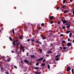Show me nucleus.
<instances>
[{"label": "nucleus", "instance_id": "26", "mask_svg": "<svg viewBox=\"0 0 74 74\" xmlns=\"http://www.w3.org/2000/svg\"><path fill=\"white\" fill-rule=\"evenodd\" d=\"M19 44H20V43H17L16 44V45H19Z\"/></svg>", "mask_w": 74, "mask_h": 74}, {"label": "nucleus", "instance_id": "21", "mask_svg": "<svg viewBox=\"0 0 74 74\" xmlns=\"http://www.w3.org/2000/svg\"><path fill=\"white\" fill-rule=\"evenodd\" d=\"M19 37L21 39H22V38H23V37L22 36H20Z\"/></svg>", "mask_w": 74, "mask_h": 74}, {"label": "nucleus", "instance_id": "9", "mask_svg": "<svg viewBox=\"0 0 74 74\" xmlns=\"http://www.w3.org/2000/svg\"><path fill=\"white\" fill-rule=\"evenodd\" d=\"M53 16H52L51 17H50V21H51V20H52V19H53Z\"/></svg>", "mask_w": 74, "mask_h": 74}, {"label": "nucleus", "instance_id": "52", "mask_svg": "<svg viewBox=\"0 0 74 74\" xmlns=\"http://www.w3.org/2000/svg\"><path fill=\"white\" fill-rule=\"evenodd\" d=\"M57 10H59V8L57 7L56 8Z\"/></svg>", "mask_w": 74, "mask_h": 74}, {"label": "nucleus", "instance_id": "36", "mask_svg": "<svg viewBox=\"0 0 74 74\" xmlns=\"http://www.w3.org/2000/svg\"><path fill=\"white\" fill-rule=\"evenodd\" d=\"M34 73L35 74H38V72H37L36 71L34 72Z\"/></svg>", "mask_w": 74, "mask_h": 74}, {"label": "nucleus", "instance_id": "30", "mask_svg": "<svg viewBox=\"0 0 74 74\" xmlns=\"http://www.w3.org/2000/svg\"><path fill=\"white\" fill-rule=\"evenodd\" d=\"M45 60H45V59H44L42 61V62H45Z\"/></svg>", "mask_w": 74, "mask_h": 74}, {"label": "nucleus", "instance_id": "23", "mask_svg": "<svg viewBox=\"0 0 74 74\" xmlns=\"http://www.w3.org/2000/svg\"><path fill=\"white\" fill-rule=\"evenodd\" d=\"M59 59V58H56V60L57 61H58Z\"/></svg>", "mask_w": 74, "mask_h": 74}, {"label": "nucleus", "instance_id": "3", "mask_svg": "<svg viewBox=\"0 0 74 74\" xmlns=\"http://www.w3.org/2000/svg\"><path fill=\"white\" fill-rule=\"evenodd\" d=\"M36 43H38V44H42L41 42L40 41H38V40L36 41Z\"/></svg>", "mask_w": 74, "mask_h": 74}, {"label": "nucleus", "instance_id": "4", "mask_svg": "<svg viewBox=\"0 0 74 74\" xmlns=\"http://www.w3.org/2000/svg\"><path fill=\"white\" fill-rule=\"evenodd\" d=\"M43 59H44V58H42L38 60V61H40V60H43Z\"/></svg>", "mask_w": 74, "mask_h": 74}, {"label": "nucleus", "instance_id": "6", "mask_svg": "<svg viewBox=\"0 0 74 74\" xmlns=\"http://www.w3.org/2000/svg\"><path fill=\"white\" fill-rule=\"evenodd\" d=\"M40 69V68L37 67H36L34 68V69H35V70L38 69Z\"/></svg>", "mask_w": 74, "mask_h": 74}, {"label": "nucleus", "instance_id": "51", "mask_svg": "<svg viewBox=\"0 0 74 74\" xmlns=\"http://www.w3.org/2000/svg\"><path fill=\"white\" fill-rule=\"evenodd\" d=\"M69 23H66V25H69Z\"/></svg>", "mask_w": 74, "mask_h": 74}, {"label": "nucleus", "instance_id": "42", "mask_svg": "<svg viewBox=\"0 0 74 74\" xmlns=\"http://www.w3.org/2000/svg\"><path fill=\"white\" fill-rule=\"evenodd\" d=\"M14 67L15 69H17V67H16V66H14Z\"/></svg>", "mask_w": 74, "mask_h": 74}, {"label": "nucleus", "instance_id": "7", "mask_svg": "<svg viewBox=\"0 0 74 74\" xmlns=\"http://www.w3.org/2000/svg\"><path fill=\"white\" fill-rule=\"evenodd\" d=\"M24 62H25L26 63H29V61H28L26 60H24Z\"/></svg>", "mask_w": 74, "mask_h": 74}, {"label": "nucleus", "instance_id": "27", "mask_svg": "<svg viewBox=\"0 0 74 74\" xmlns=\"http://www.w3.org/2000/svg\"><path fill=\"white\" fill-rule=\"evenodd\" d=\"M10 59H7V62H10Z\"/></svg>", "mask_w": 74, "mask_h": 74}, {"label": "nucleus", "instance_id": "37", "mask_svg": "<svg viewBox=\"0 0 74 74\" xmlns=\"http://www.w3.org/2000/svg\"><path fill=\"white\" fill-rule=\"evenodd\" d=\"M39 50L41 52H42V49H40Z\"/></svg>", "mask_w": 74, "mask_h": 74}, {"label": "nucleus", "instance_id": "46", "mask_svg": "<svg viewBox=\"0 0 74 74\" xmlns=\"http://www.w3.org/2000/svg\"><path fill=\"white\" fill-rule=\"evenodd\" d=\"M11 52L12 53H14V51L12 50L11 51Z\"/></svg>", "mask_w": 74, "mask_h": 74}, {"label": "nucleus", "instance_id": "48", "mask_svg": "<svg viewBox=\"0 0 74 74\" xmlns=\"http://www.w3.org/2000/svg\"><path fill=\"white\" fill-rule=\"evenodd\" d=\"M60 21H59L58 23V25H59V24H60Z\"/></svg>", "mask_w": 74, "mask_h": 74}, {"label": "nucleus", "instance_id": "34", "mask_svg": "<svg viewBox=\"0 0 74 74\" xmlns=\"http://www.w3.org/2000/svg\"><path fill=\"white\" fill-rule=\"evenodd\" d=\"M65 0H64L63 1V4H64L65 3Z\"/></svg>", "mask_w": 74, "mask_h": 74}, {"label": "nucleus", "instance_id": "33", "mask_svg": "<svg viewBox=\"0 0 74 74\" xmlns=\"http://www.w3.org/2000/svg\"><path fill=\"white\" fill-rule=\"evenodd\" d=\"M63 49H66V47H63Z\"/></svg>", "mask_w": 74, "mask_h": 74}, {"label": "nucleus", "instance_id": "14", "mask_svg": "<svg viewBox=\"0 0 74 74\" xmlns=\"http://www.w3.org/2000/svg\"><path fill=\"white\" fill-rule=\"evenodd\" d=\"M42 39H43V40H45V39H46V37H42Z\"/></svg>", "mask_w": 74, "mask_h": 74}, {"label": "nucleus", "instance_id": "39", "mask_svg": "<svg viewBox=\"0 0 74 74\" xmlns=\"http://www.w3.org/2000/svg\"><path fill=\"white\" fill-rule=\"evenodd\" d=\"M50 23L51 24H52V23H53V21H51L50 22Z\"/></svg>", "mask_w": 74, "mask_h": 74}, {"label": "nucleus", "instance_id": "59", "mask_svg": "<svg viewBox=\"0 0 74 74\" xmlns=\"http://www.w3.org/2000/svg\"><path fill=\"white\" fill-rule=\"evenodd\" d=\"M1 70H3V69H2V67H1Z\"/></svg>", "mask_w": 74, "mask_h": 74}, {"label": "nucleus", "instance_id": "57", "mask_svg": "<svg viewBox=\"0 0 74 74\" xmlns=\"http://www.w3.org/2000/svg\"><path fill=\"white\" fill-rule=\"evenodd\" d=\"M73 42H74V40H73Z\"/></svg>", "mask_w": 74, "mask_h": 74}, {"label": "nucleus", "instance_id": "43", "mask_svg": "<svg viewBox=\"0 0 74 74\" xmlns=\"http://www.w3.org/2000/svg\"><path fill=\"white\" fill-rule=\"evenodd\" d=\"M25 51V49H23V52H24V51Z\"/></svg>", "mask_w": 74, "mask_h": 74}, {"label": "nucleus", "instance_id": "49", "mask_svg": "<svg viewBox=\"0 0 74 74\" xmlns=\"http://www.w3.org/2000/svg\"><path fill=\"white\" fill-rule=\"evenodd\" d=\"M58 56H59L58 55H57L56 56V58H58Z\"/></svg>", "mask_w": 74, "mask_h": 74}, {"label": "nucleus", "instance_id": "28", "mask_svg": "<svg viewBox=\"0 0 74 74\" xmlns=\"http://www.w3.org/2000/svg\"><path fill=\"white\" fill-rule=\"evenodd\" d=\"M32 42H34V39H31V40Z\"/></svg>", "mask_w": 74, "mask_h": 74}, {"label": "nucleus", "instance_id": "60", "mask_svg": "<svg viewBox=\"0 0 74 74\" xmlns=\"http://www.w3.org/2000/svg\"><path fill=\"white\" fill-rule=\"evenodd\" d=\"M0 33H1V31L0 30Z\"/></svg>", "mask_w": 74, "mask_h": 74}, {"label": "nucleus", "instance_id": "16", "mask_svg": "<svg viewBox=\"0 0 74 74\" xmlns=\"http://www.w3.org/2000/svg\"><path fill=\"white\" fill-rule=\"evenodd\" d=\"M39 64L38 63V62H36V66H38Z\"/></svg>", "mask_w": 74, "mask_h": 74}, {"label": "nucleus", "instance_id": "1", "mask_svg": "<svg viewBox=\"0 0 74 74\" xmlns=\"http://www.w3.org/2000/svg\"><path fill=\"white\" fill-rule=\"evenodd\" d=\"M62 21L63 24H65L66 23H67V21H66L65 20H63L62 19L61 20Z\"/></svg>", "mask_w": 74, "mask_h": 74}, {"label": "nucleus", "instance_id": "20", "mask_svg": "<svg viewBox=\"0 0 74 74\" xmlns=\"http://www.w3.org/2000/svg\"><path fill=\"white\" fill-rule=\"evenodd\" d=\"M13 44L14 45H15V40L14 41V42H13Z\"/></svg>", "mask_w": 74, "mask_h": 74}, {"label": "nucleus", "instance_id": "2", "mask_svg": "<svg viewBox=\"0 0 74 74\" xmlns=\"http://www.w3.org/2000/svg\"><path fill=\"white\" fill-rule=\"evenodd\" d=\"M71 70V68L70 67H68L67 69V71H70V70Z\"/></svg>", "mask_w": 74, "mask_h": 74}, {"label": "nucleus", "instance_id": "8", "mask_svg": "<svg viewBox=\"0 0 74 74\" xmlns=\"http://www.w3.org/2000/svg\"><path fill=\"white\" fill-rule=\"evenodd\" d=\"M34 57H35V56L33 55H32L30 56V58H34Z\"/></svg>", "mask_w": 74, "mask_h": 74}, {"label": "nucleus", "instance_id": "56", "mask_svg": "<svg viewBox=\"0 0 74 74\" xmlns=\"http://www.w3.org/2000/svg\"><path fill=\"white\" fill-rule=\"evenodd\" d=\"M15 50L16 51V52H17V49H15Z\"/></svg>", "mask_w": 74, "mask_h": 74}, {"label": "nucleus", "instance_id": "15", "mask_svg": "<svg viewBox=\"0 0 74 74\" xmlns=\"http://www.w3.org/2000/svg\"><path fill=\"white\" fill-rule=\"evenodd\" d=\"M70 26H71V25L69 24L68 26H66V27H70Z\"/></svg>", "mask_w": 74, "mask_h": 74}, {"label": "nucleus", "instance_id": "47", "mask_svg": "<svg viewBox=\"0 0 74 74\" xmlns=\"http://www.w3.org/2000/svg\"><path fill=\"white\" fill-rule=\"evenodd\" d=\"M60 49H63V48H62V47H60Z\"/></svg>", "mask_w": 74, "mask_h": 74}, {"label": "nucleus", "instance_id": "44", "mask_svg": "<svg viewBox=\"0 0 74 74\" xmlns=\"http://www.w3.org/2000/svg\"><path fill=\"white\" fill-rule=\"evenodd\" d=\"M65 7V6H63L62 7V8H64Z\"/></svg>", "mask_w": 74, "mask_h": 74}, {"label": "nucleus", "instance_id": "54", "mask_svg": "<svg viewBox=\"0 0 74 74\" xmlns=\"http://www.w3.org/2000/svg\"><path fill=\"white\" fill-rule=\"evenodd\" d=\"M1 58H2L3 59H4V56H3L1 57Z\"/></svg>", "mask_w": 74, "mask_h": 74}, {"label": "nucleus", "instance_id": "38", "mask_svg": "<svg viewBox=\"0 0 74 74\" xmlns=\"http://www.w3.org/2000/svg\"><path fill=\"white\" fill-rule=\"evenodd\" d=\"M26 55L27 56H29V53H27Z\"/></svg>", "mask_w": 74, "mask_h": 74}, {"label": "nucleus", "instance_id": "35", "mask_svg": "<svg viewBox=\"0 0 74 74\" xmlns=\"http://www.w3.org/2000/svg\"><path fill=\"white\" fill-rule=\"evenodd\" d=\"M68 11H69V10H67V11H65L64 12V13H66V12H68Z\"/></svg>", "mask_w": 74, "mask_h": 74}, {"label": "nucleus", "instance_id": "58", "mask_svg": "<svg viewBox=\"0 0 74 74\" xmlns=\"http://www.w3.org/2000/svg\"><path fill=\"white\" fill-rule=\"evenodd\" d=\"M23 61H21V63H23Z\"/></svg>", "mask_w": 74, "mask_h": 74}, {"label": "nucleus", "instance_id": "19", "mask_svg": "<svg viewBox=\"0 0 74 74\" xmlns=\"http://www.w3.org/2000/svg\"><path fill=\"white\" fill-rule=\"evenodd\" d=\"M9 39L10 40V41H12V38L10 37L9 38Z\"/></svg>", "mask_w": 74, "mask_h": 74}, {"label": "nucleus", "instance_id": "12", "mask_svg": "<svg viewBox=\"0 0 74 74\" xmlns=\"http://www.w3.org/2000/svg\"><path fill=\"white\" fill-rule=\"evenodd\" d=\"M47 53H51V51L49 50L47 52Z\"/></svg>", "mask_w": 74, "mask_h": 74}, {"label": "nucleus", "instance_id": "5", "mask_svg": "<svg viewBox=\"0 0 74 74\" xmlns=\"http://www.w3.org/2000/svg\"><path fill=\"white\" fill-rule=\"evenodd\" d=\"M71 44L70 43H68L67 44V46L68 47H70L71 46Z\"/></svg>", "mask_w": 74, "mask_h": 74}, {"label": "nucleus", "instance_id": "11", "mask_svg": "<svg viewBox=\"0 0 74 74\" xmlns=\"http://www.w3.org/2000/svg\"><path fill=\"white\" fill-rule=\"evenodd\" d=\"M72 36V33H70L69 34V37H71Z\"/></svg>", "mask_w": 74, "mask_h": 74}, {"label": "nucleus", "instance_id": "32", "mask_svg": "<svg viewBox=\"0 0 74 74\" xmlns=\"http://www.w3.org/2000/svg\"><path fill=\"white\" fill-rule=\"evenodd\" d=\"M50 45H51V47H53V43H51L50 44Z\"/></svg>", "mask_w": 74, "mask_h": 74}, {"label": "nucleus", "instance_id": "45", "mask_svg": "<svg viewBox=\"0 0 74 74\" xmlns=\"http://www.w3.org/2000/svg\"><path fill=\"white\" fill-rule=\"evenodd\" d=\"M70 38H68V41H70Z\"/></svg>", "mask_w": 74, "mask_h": 74}, {"label": "nucleus", "instance_id": "41", "mask_svg": "<svg viewBox=\"0 0 74 74\" xmlns=\"http://www.w3.org/2000/svg\"><path fill=\"white\" fill-rule=\"evenodd\" d=\"M27 41H30V39H28L27 40Z\"/></svg>", "mask_w": 74, "mask_h": 74}, {"label": "nucleus", "instance_id": "31", "mask_svg": "<svg viewBox=\"0 0 74 74\" xmlns=\"http://www.w3.org/2000/svg\"><path fill=\"white\" fill-rule=\"evenodd\" d=\"M62 28L63 29H65L66 28V27H64V26H63L62 27Z\"/></svg>", "mask_w": 74, "mask_h": 74}, {"label": "nucleus", "instance_id": "61", "mask_svg": "<svg viewBox=\"0 0 74 74\" xmlns=\"http://www.w3.org/2000/svg\"><path fill=\"white\" fill-rule=\"evenodd\" d=\"M40 72H39V73L40 74Z\"/></svg>", "mask_w": 74, "mask_h": 74}, {"label": "nucleus", "instance_id": "13", "mask_svg": "<svg viewBox=\"0 0 74 74\" xmlns=\"http://www.w3.org/2000/svg\"><path fill=\"white\" fill-rule=\"evenodd\" d=\"M45 63H42V66H45Z\"/></svg>", "mask_w": 74, "mask_h": 74}, {"label": "nucleus", "instance_id": "24", "mask_svg": "<svg viewBox=\"0 0 74 74\" xmlns=\"http://www.w3.org/2000/svg\"><path fill=\"white\" fill-rule=\"evenodd\" d=\"M20 48L21 49H23V47L21 46L20 47Z\"/></svg>", "mask_w": 74, "mask_h": 74}, {"label": "nucleus", "instance_id": "50", "mask_svg": "<svg viewBox=\"0 0 74 74\" xmlns=\"http://www.w3.org/2000/svg\"><path fill=\"white\" fill-rule=\"evenodd\" d=\"M5 73L6 74H9V73H8V72H5Z\"/></svg>", "mask_w": 74, "mask_h": 74}, {"label": "nucleus", "instance_id": "29", "mask_svg": "<svg viewBox=\"0 0 74 74\" xmlns=\"http://www.w3.org/2000/svg\"><path fill=\"white\" fill-rule=\"evenodd\" d=\"M62 43H66V41L64 40H63Z\"/></svg>", "mask_w": 74, "mask_h": 74}, {"label": "nucleus", "instance_id": "53", "mask_svg": "<svg viewBox=\"0 0 74 74\" xmlns=\"http://www.w3.org/2000/svg\"><path fill=\"white\" fill-rule=\"evenodd\" d=\"M61 36H63V34H61L60 35Z\"/></svg>", "mask_w": 74, "mask_h": 74}, {"label": "nucleus", "instance_id": "55", "mask_svg": "<svg viewBox=\"0 0 74 74\" xmlns=\"http://www.w3.org/2000/svg\"><path fill=\"white\" fill-rule=\"evenodd\" d=\"M70 1L71 2H73V0H70Z\"/></svg>", "mask_w": 74, "mask_h": 74}, {"label": "nucleus", "instance_id": "22", "mask_svg": "<svg viewBox=\"0 0 74 74\" xmlns=\"http://www.w3.org/2000/svg\"><path fill=\"white\" fill-rule=\"evenodd\" d=\"M72 72L73 74V73H74V69H72Z\"/></svg>", "mask_w": 74, "mask_h": 74}, {"label": "nucleus", "instance_id": "10", "mask_svg": "<svg viewBox=\"0 0 74 74\" xmlns=\"http://www.w3.org/2000/svg\"><path fill=\"white\" fill-rule=\"evenodd\" d=\"M70 32V31H67L66 32V34H68V33H69Z\"/></svg>", "mask_w": 74, "mask_h": 74}, {"label": "nucleus", "instance_id": "18", "mask_svg": "<svg viewBox=\"0 0 74 74\" xmlns=\"http://www.w3.org/2000/svg\"><path fill=\"white\" fill-rule=\"evenodd\" d=\"M12 33L13 34H14L15 33L14 32V29H12Z\"/></svg>", "mask_w": 74, "mask_h": 74}, {"label": "nucleus", "instance_id": "25", "mask_svg": "<svg viewBox=\"0 0 74 74\" xmlns=\"http://www.w3.org/2000/svg\"><path fill=\"white\" fill-rule=\"evenodd\" d=\"M41 25L42 26H44V23H42L41 24Z\"/></svg>", "mask_w": 74, "mask_h": 74}, {"label": "nucleus", "instance_id": "40", "mask_svg": "<svg viewBox=\"0 0 74 74\" xmlns=\"http://www.w3.org/2000/svg\"><path fill=\"white\" fill-rule=\"evenodd\" d=\"M46 56L47 57H49L50 56L48 55H46Z\"/></svg>", "mask_w": 74, "mask_h": 74}, {"label": "nucleus", "instance_id": "17", "mask_svg": "<svg viewBox=\"0 0 74 74\" xmlns=\"http://www.w3.org/2000/svg\"><path fill=\"white\" fill-rule=\"evenodd\" d=\"M47 67L49 69H50V65H49V64L48 65Z\"/></svg>", "mask_w": 74, "mask_h": 74}]
</instances>
